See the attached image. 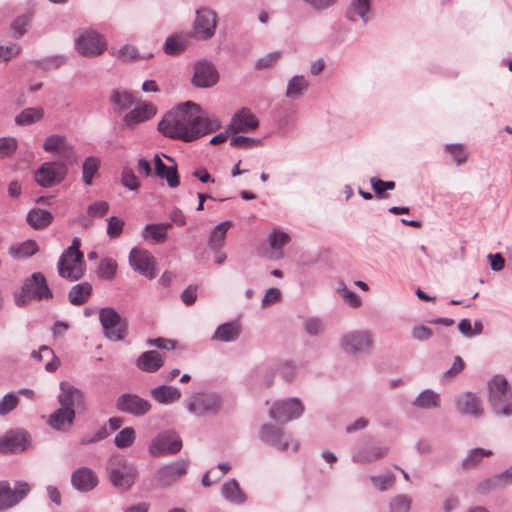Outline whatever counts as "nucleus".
Instances as JSON below:
<instances>
[{"mask_svg": "<svg viewBox=\"0 0 512 512\" xmlns=\"http://www.w3.org/2000/svg\"><path fill=\"white\" fill-rule=\"evenodd\" d=\"M220 126L219 120L205 115L198 104L186 101L165 114L158 124V131L165 137L191 142Z\"/></svg>", "mask_w": 512, "mask_h": 512, "instance_id": "nucleus-1", "label": "nucleus"}, {"mask_svg": "<svg viewBox=\"0 0 512 512\" xmlns=\"http://www.w3.org/2000/svg\"><path fill=\"white\" fill-rule=\"evenodd\" d=\"M106 473L110 484L120 492L130 490L138 476L136 465L120 454L110 456Z\"/></svg>", "mask_w": 512, "mask_h": 512, "instance_id": "nucleus-2", "label": "nucleus"}, {"mask_svg": "<svg viewBox=\"0 0 512 512\" xmlns=\"http://www.w3.org/2000/svg\"><path fill=\"white\" fill-rule=\"evenodd\" d=\"M488 403L497 416H512V390L505 376L497 374L488 381Z\"/></svg>", "mask_w": 512, "mask_h": 512, "instance_id": "nucleus-3", "label": "nucleus"}, {"mask_svg": "<svg viewBox=\"0 0 512 512\" xmlns=\"http://www.w3.org/2000/svg\"><path fill=\"white\" fill-rule=\"evenodd\" d=\"M258 437L263 444L283 453L290 451L296 453L300 445L299 441L295 440L284 428L271 423H264L260 426Z\"/></svg>", "mask_w": 512, "mask_h": 512, "instance_id": "nucleus-4", "label": "nucleus"}, {"mask_svg": "<svg viewBox=\"0 0 512 512\" xmlns=\"http://www.w3.org/2000/svg\"><path fill=\"white\" fill-rule=\"evenodd\" d=\"M53 297L52 291L47 285L46 278L41 272H34L25 279L20 291L14 293L15 304L24 306L31 300H49Z\"/></svg>", "mask_w": 512, "mask_h": 512, "instance_id": "nucleus-5", "label": "nucleus"}, {"mask_svg": "<svg viewBox=\"0 0 512 512\" xmlns=\"http://www.w3.org/2000/svg\"><path fill=\"white\" fill-rule=\"evenodd\" d=\"M74 48L84 57L95 58L107 49V41L94 29L83 28L74 33Z\"/></svg>", "mask_w": 512, "mask_h": 512, "instance_id": "nucleus-6", "label": "nucleus"}, {"mask_svg": "<svg viewBox=\"0 0 512 512\" xmlns=\"http://www.w3.org/2000/svg\"><path fill=\"white\" fill-rule=\"evenodd\" d=\"M222 404L221 396L213 392L193 393L184 401L187 411L196 417L215 416Z\"/></svg>", "mask_w": 512, "mask_h": 512, "instance_id": "nucleus-7", "label": "nucleus"}, {"mask_svg": "<svg viewBox=\"0 0 512 512\" xmlns=\"http://www.w3.org/2000/svg\"><path fill=\"white\" fill-rule=\"evenodd\" d=\"M374 346L373 334L369 330H354L340 338V347L348 355L369 353Z\"/></svg>", "mask_w": 512, "mask_h": 512, "instance_id": "nucleus-8", "label": "nucleus"}, {"mask_svg": "<svg viewBox=\"0 0 512 512\" xmlns=\"http://www.w3.org/2000/svg\"><path fill=\"white\" fill-rule=\"evenodd\" d=\"M99 320L105 336L111 341L124 339L127 332V322L119 313L111 307L102 308L99 311Z\"/></svg>", "mask_w": 512, "mask_h": 512, "instance_id": "nucleus-9", "label": "nucleus"}, {"mask_svg": "<svg viewBox=\"0 0 512 512\" xmlns=\"http://www.w3.org/2000/svg\"><path fill=\"white\" fill-rule=\"evenodd\" d=\"M189 465V460L183 458L162 465L155 473L157 486L166 488L180 481L187 474Z\"/></svg>", "mask_w": 512, "mask_h": 512, "instance_id": "nucleus-10", "label": "nucleus"}, {"mask_svg": "<svg viewBox=\"0 0 512 512\" xmlns=\"http://www.w3.org/2000/svg\"><path fill=\"white\" fill-rule=\"evenodd\" d=\"M67 172V165L63 161L45 162L35 172V181L41 187H53L64 180Z\"/></svg>", "mask_w": 512, "mask_h": 512, "instance_id": "nucleus-11", "label": "nucleus"}, {"mask_svg": "<svg viewBox=\"0 0 512 512\" xmlns=\"http://www.w3.org/2000/svg\"><path fill=\"white\" fill-rule=\"evenodd\" d=\"M304 412L301 401L297 398H289L274 402L270 407L269 417L279 424H285L299 418Z\"/></svg>", "mask_w": 512, "mask_h": 512, "instance_id": "nucleus-12", "label": "nucleus"}, {"mask_svg": "<svg viewBox=\"0 0 512 512\" xmlns=\"http://www.w3.org/2000/svg\"><path fill=\"white\" fill-rule=\"evenodd\" d=\"M31 486L24 481H16L11 486L8 481H0V511H5L20 503L29 493Z\"/></svg>", "mask_w": 512, "mask_h": 512, "instance_id": "nucleus-13", "label": "nucleus"}, {"mask_svg": "<svg viewBox=\"0 0 512 512\" xmlns=\"http://www.w3.org/2000/svg\"><path fill=\"white\" fill-rule=\"evenodd\" d=\"M182 449L180 436L172 430L158 434L151 442L148 451L154 457L174 455Z\"/></svg>", "mask_w": 512, "mask_h": 512, "instance_id": "nucleus-14", "label": "nucleus"}, {"mask_svg": "<svg viewBox=\"0 0 512 512\" xmlns=\"http://www.w3.org/2000/svg\"><path fill=\"white\" fill-rule=\"evenodd\" d=\"M57 400L60 406L73 410L75 413H82L87 409L85 393L66 381L60 383V393Z\"/></svg>", "mask_w": 512, "mask_h": 512, "instance_id": "nucleus-15", "label": "nucleus"}, {"mask_svg": "<svg viewBox=\"0 0 512 512\" xmlns=\"http://www.w3.org/2000/svg\"><path fill=\"white\" fill-rule=\"evenodd\" d=\"M217 14L208 7H201L196 11L193 29L194 35L199 40H209L216 32Z\"/></svg>", "mask_w": 512, "mask_h": 512, "instance_id": "nucleus-16", "label": "nucleus"}, {"mask_svg": "<svg viewBox=\"0 0 512 512\" xmlns=\"http://www.w3.org/2000/svg\"><path fill=\"white\" fill-rule=\"evenodd\" d=\"M30 443L29 434L21 429L10 430L0 437V453L17 454L21 453Z\"/></svg>", "mask_w": 512, "mask_h": 512, "instance_id": "nucleus-17", "label": "nucleus"}, {"mask_svg": "<svg viewBox=\"0 0 512 512\" xmlns=\"http://www.w3.org/2000/svg\"><path fill=\"white\" fill-rule=\"evenodd\" d=\"M115 405L119 411L137 417L147 414L151 409V403L148 400L133 393L120 395Z\"/></svg>", "mask_w": 512, "mask_h": 512, "instance_id": "nucleus-18", "label": "nucleus"}, {"mask_svg": "<svg viewBox=\"0 0 512 512\" xmlns=\"http://www.w3.org/2000/svg\"><path fill=\"white\" fill-rule=\"evenodd\" d=\"M219 80V73L214 64L208 60H201L194 64L192 84L197 88H209Z\"/></svg>", "mask_w": 512, "mask_h": 512, "instance_id": "nucleus-19", "label": "nucleus"}, {"mask_svg": "<svg viewBox=\"0 0 512 512\" xmlns=\"http://www.w3.org/2000/svg\"><path fill=\"white\" fill-rule=\"evenodd\" d=\"M130 266L148 279H154L156 272L154 268V258L144 249L133 248L129 253Z\"/></svg>", "mask_w": 512, "mask_h": 512, "instance_id": "nucleus-20", "label": "nucleus"}, {"mask_svg": "<svg viewBox=\"0 0 512 512\" xmlns=\"http://www.w3.org/2000/svg\"><path fill=\"white\" fill-rule=\"evenodd\" d=\"M43 149L46 152L55 153L63 162H75L73 148L62 135L52 134L48 136L43 143Z\"/></svg>", "mask_w": 512, "mask_h": 512, "instance_id": "nucleus-21", "label": "nucleus"}, {"mask_svg": "<svg viewBox=\"0 0 512 512\" xmlns=\"http://www.w3.org/2000/svg\"><path fill=\"white\" fill-rule=\"evenodd\" d=\"M70 482L76 491L88 493L97 487L99 479L91 468L81 466L72 472Z\"/></svg>", "mask_w": 512, "mask_h": 512, "instance_id": "nucleus-22", "label": "nucleus"}, {"mask_svg": "<svg viewBox=\"0 0 512 512\" xmlns=\"http://www.w3.org/2000/svg\"><path fill=\"white\" fill-rule=\"evenodd\" d=\"M156 112L157 109L152 103L140 102L124 116L123 123L126 127L133 129L138 124L153 118Z\"/></svg>", "mask_w": 512, "mask_h": 512, "instance_id": "nucleus-23", "label": "nucleus"}, {"mask_svg": "<svg viewBox=\"0 0 512 512\" xmlns=\"http://www.w3.org/2000/svg\"><path fill=\"white\" fill-rule=\"evenodd\" d=\"M259 126L257 117L247 108H242L233 115L229 124L232 133L250 132Z\"/></svg>", "mask_w": 512, "mask_h": 512, "instance_id": "nucleus-24", "label": "nucleus"}, {"mask_svg": "<svg viewBox=\"0 0 512 512\" xmlns=\"http://www.w3.org/2000/svg\"><path fill=\"white\" fill-rule=\"evenodd\" d=\"M388 451L387 446L362 445L352 455V461L357 464H369L384 458Z\"/></svg>", "mask_w": 512, "mask_h": 512, "instance_id": "nucleus-25", "label": "nucleus"}, {"mask_svg": "<svg viewBox=\"0 0 512 512\" xmlns=\"http://www.w3.org/2000/svg\"><path fill=\"white\" fill-rule=\"evenodd\" d=\"M75 411L60 406L48 417L47 424L55 431L66 432L75 421Z\"/></svg>", "mask_w": 512, "mask_h": 512, "instance_id": "nucleus-26", "label": "nucleus"}, {"mask_svg": "<svg viewBox=\"0 0 512 512\" xmlns=\"http://www.w3.org/2000/svg\"><path fill=\"white\" fill-rule=\"evenodd\" d=\"M456 407L457 410L464 415L478 417L483 413L481 399L472 392L460 395L456 399Z\"/></svg>", "mask_w": 512, "mask_h": 512, "instance_id": "nucleus-27", "label": "nucleus"}, {"mask_svg": "<svg viewBox=\"0 0 512 512\" xmlns=\"http://www.w3.org/2000/svg\"><path fill=\"white\" fill-rule=\"evenodd\" d=\"M345 16L351 22L361 20L367 24L372 18L371 0H351Z\"/></svg>", "mask_w": 512, "mask_h": 512, "instance_id": "nucleus-28", "label": "nucleus"}, {"mask_svg": "<svg viewBox=\"0 0 512 512\" xmlns=\"http://www.w3.org/2000/svg\"><path fill=\"white\" fill-rule=\"evenodd\" d=\"M84 261L80 263L73 262L71 258L60 256L57 263V270L60 277L70 281H76L82 278L84 274Z\"/></svg>", "mask_w": 512, "mask_h": 512, "instance_id": "nucleus-29", "label": "nucleus"}, {"mask_svg": "<svg viewBox=\"0 0 512 512\" xmlns=\"http://www.w3.org/2000/svg\"><path fill=\"white\" fill-rule=\"evenodd\" d=\"M163 364L164 360L156 350L145 351L136 360L137 368L148 373L156 372Z\"/></svg>", "mask_w": 512, "mask_h": 512, "instance_id": "nucleus-30", "label": "nucleus"}, {"mask_svg": "<svg viewBox=\"0 0 512 512\" xmlns=\"http://www.w3.org/2000/svg\"><path fill=\"white\" fill-rule=\"evenodd\" d=\"M170 226L171 223L146 224L142 232V237L145 241L153 244L163 243L167 239V230Z\"/></svg>", "mask_w": 512, "mask_h": 512, "instance_id": "nucleus-31", "label": "nucleus"}, {"mask_svg": "<svg viewBox=\"0 0 512 512\" xmlns=\"http://www.w3.org/2000/svg\"><path fill=\"white\" fill-rule=\"evenodd\" d=\"M150 395L160 404H171L181 398V391L173 386L159 385L150 390Z\"/></svg>", "mask_w": 512, "mask_h": 512, "instance_id": "nucleus-32", "label": "nucleus"}, {"mask_svg": "<svg viewBox=\"0 0 512 512\" xmlns=\"http://www.w3.org/2000/svg\"><path fill=\"white\" fill-rule=\"evenodd\" d=\"M241 328L236 322H226L219 325L211 337L212 341L232 342L240 336Z\"/></svg>", "mask_w": 512, "mask_h": 512, "instance_id": "nucleus-33", "label": "nucleus"}, {"mask_svg": "<svg viewBox=\"0 0 512 512\" xmlns=\"http://www.w3.org/2000/svg\"><path fill=\"white\" fill-rule=\"evenodd\" d=\"M154 162L156 175L162 179H165L169 187H178L180 182L176 164L174 166H166L158 155H155Z\"/></svg>", "mask_w": 512, "mask_h": 512, "instance_id": "nucleus-34", "label": "nucleus"}, {"mask_svg": "<svg viewBox=\"0 0 512 512\" xmlns=\"http://www.w3.org/2000/svg\"><path fill=\"white\" fill-rule=\"evenodd\" d=\"M110 103L115 111L121 112L127 110L135 101L134 95L123 88L112 89L109 96Z\"/></svg>", "mask_w": 512, "mask_h": 512, "instance_id": "nucleus-35", "label": "nucleus"}, {"mask_svg": "<svg viewBox=\"0 0 512 512\" xmlns=\"http://www.w3.org/2000/svg\"><path fill=\"white\" fill-rule=\"evenodd\" d=\"M92 294V285L89 282L78 283L71 287L68 293V300L72 305L85 304Z\"/></svg>", "mask_w": 512, "mask_h": 512, "instance_id": "nucleus-36", "label": "nucleus"}, {"mask_svg": "<svg viewBox=\"0 0 512 512\" xmlns=\"http://www.w3.org/2000/svg\"><path fill=\"white\" fill-rule=\"evenodd\" d=\"M26 220L32 228L40 230L50 225L53 215L47 210L34 208L28 212Z\"/></svg>", "mask_w": 512, "mask_h": 512, "instance_id": "nucleus-37", "label": "nucleus"}, {"mask_svg": "<svg viewBox=\"0 0 512 512\" xmlns=\"http://www.w3.org/2000/svg\"><path fill=\"white\" fill-rule=\"evenodd\" d=\"M309 86L308 80L303 75L293 76L287 83L285 96L296 100L302 97Z\"/></svg>", "mask_w": 512, "mask_h": 512, "instance_id": "nucleus-38", "label": "nucleus"}, {"mask_svg": "<svg viewBox=\"0 0 512 512\" xmlns=\"http://www.w3.org/2000/svg\"><path fill=\"white\" fill-rule=\"evenodd\" d=\"M223 497L232 503L241 504L246 501V495L240 489L239 483L235 479L226 481L221 488Z\"/></svg>", "mask_w": 512, "mask_h": 512, "instance_id": "nucleus-39", "label": "nucleus"}, {"mask_svg": "<svg viewBox=\"0 0 512 512\" xmlns=\"http://www.w3.org/2000/svg\"><path fill=\"white\" fill-rule=\"evenodd\" d=\"M44 117V110L41 107H29L22 110L15 117L18 126H27L40 121Z\"/></svg>", "mask_w": 512, "mask_h": 512, "instance_id": "nucleus-40", "label": "nucleus"}, {"mask_svg": "<svg viewBox=\"0 0 512 512\" xmlns=\"http://www.w3.org/2000/svg\"><path fill=\"white\" fill-rule=\"evenodd\" d=\"M188 45V38L181 34H174L166 38L163 50L167 55H177L183 52Z\"/></svg>", "mask_w": 512, "mask_h": 512, "instance_id": "nucleus-41", "label": "nucleus"}, {"mask_svg": "<svg viewBox=\"0 0 512 512\" xmlns=\"http://www.w3.org/2000/svg\"><path fill=\"white\" fill-rule=\"evenodd\" d=\"M230 226L231 222L225 221L219 223L216 227L213 228L207 243L209 249H218L224 246L225 236Z\"/></svg>", "mask_w": 512, "mask_h": 512, "instance_id": "nucleus-42", "label": "nucleus"}, {"mask_svg": "<svg viewBox=\"0 0 512 512\" xmlns=\"http://www.w3.org/2000/svg\"><path fill=\"white\" fill-rule=\"evenodd\" d=\"M36 241L28 239L19 245L9 248L10 255L15 259H27L38 252Z\"/></svg>", "mask_w": 512, "mask_h": 512, "instance_id": "nucleus-43", "label": "nucleus"}, {"mask_svg": "<svg viewBox=\"0 0 512 512\" xmlns=\"http://www.w3.org/2000/svg\"><path fill=\"white\" fill-rule=\"evenodd\" d=\"M492 455V451L484 448H475L469 451L462 461V468L470 470L477 467L485 457Z\"/></svg>", "mask_w": 512, "mask_h": 512, "instance_id": "nucleus-44", "label": "nucleus"}, {"mask_svg": "<svg viewBox=\"0 0 512 512\" xmlns=\"http://www.w3.org/2000/svg\"><path fill=\"white\" fill-rule=\"evenodd\" d=\"M413 405L422 409L437 408L440 405V397L433 390L426 389L418 395Z\"/></svg>", "mask_w": 512, "mask_h": 512, "instance_id": "nucleus-45", "label": "nucleus"}, {"mask_svg": "<svg viewBox=\"0 0 512 512\" xmlns=\"http://www.w3.org/2000/svg\"><path fill=\"white\" fill-rule=\"evenodd\" d=\"M100 161L97 157L89 156L82 164V180L86 185H91L93 177L98 172Z\"/></svg>", "mask_w": 512, "mask_h": 512, "instance_id": "nucleus-46", "label": "nucleus"}, {"mask_svg": "<svg viewBox=\"0 0 512 512\" xmlns=\"http://www.w3.org/2000/svg\"><path fill=\"white\" fill-rule=\"evenodd\" d=\"M117 262L112 258L101 259L97 268V276L102 280H112L117 272Z\"/></svg>", "mask_w": 512, "mask_h": 512, "instance_id": "nucleus-47", "label": "nucleus"}, {"mask_svg": "<svg viewBox=\"0 0 512 512\" xmlns=\"http://www.w3.org/2000/svg\"><path fill=\"white\" fill-rule=\"evenodd\" d=\"M411 504L412 498L409 495H396L389 502V512H409Z\"/></svg>", "mask_w": 512, "mask_h": 512, "instance_id": "nucleus-48", "label": "nucleus"}, {"mask_svg": "<svg viewBox=\"0 0 512 512\" xmlns=\"http://www.w3.org/2000/svg\"><path fill=\"white\" fill-rule=\"evenodd\" d=\"M65 61L66 58L64 56L53 55L35 60L33 64L44 71H48L61 67L65 63Z\"/></svg>", "mask_w": 512, "mask_h": 512, "instance_id": "nucleus-49", "label": "nucleus"}, {"mask_svg": "<svg viewBox=\"0 0 512 512\" xmlns=\"http://www.w3.org/2000/svg\"><path fill=\"white\" fill-rule=\"evenodd\" d=\"M303 328L310 336H319L325 331V323L318 317H307L303 320Z\"/></svg>", "mask_w": 512, "mask_h": 512, "instance_id": "nucleus-50", "label": "nucleus"}, {"mask_svg": "<svg viewBox=\"0 0 512 512\" xmlns=\"http://www.w3.org/2000/svg\"><path fill=\"white\" fill-rule=\"evenodd\" d=\"M135 441V430L132 427H126L119 431L115 438L114 444L120 449L130 447Z\"/></svg>", "mask_w": 512, "mask_h": 512, "instance_id": "nucleus-51", "label": "nucleus"}, {"mask_svg": "<svg viewBox=\"0 0 512 512\" xmlns=\"http://www.w3.org/2000/svg\"><path fill=\"white\" fill-rule=\"evenodd\" d=\"M396 476L392 472H388L378 476H371L370 481L375 488L384 492L393 487Z\"/></svg>", "mask_w": 512, "mask_h": 512, "instance_id": "nucleus-52", "label": "nucleus"}, {"mask_svg": "<svg viewBox=\"0 0 512 512\" xmlns=\"http://www.w3.org/2000/svg\"><path fill=\"white\" fill-rule=\"evenodd\" d=\"M337 292L350 307L354 309L361 307L362 300L360 296L349 290L343 282L339 283Z\"/></svg>", "mask_w": 512, "mask_h": 512, "instance_id": "nucleus-53", "label": "nucleus"}, {"mask_svg": "<svg viewBox=\"0 0 512 512\" xmlns=\"http://www.w3.org/2000/svg\"><path fill=\"white\" fill-rule=\"evenodd\" d=\"M121 184L130 191H137L140 188V182L130 167H124L121 173Z\"/></svg>", "mask_w": 512, "mask_h": 512, "instance_id": "nucleus-54", "label": "nucleus"}, {"mask_svg": "<svg viewBox=\"0 0 512 512\" xmlns=\"http://www.w3.org/2000/svg\"><path fill=\"white\" fill-rule=\"evenodd\" d=\"M262 143L261 139L259 138H252L247 136H233L230 139V145L233 147H239L243 149H251L257 146H260Z\"/></svg>", "mask_w": 512, "mask_h": 512, "instance_id": "nucleus-55", "label": "nucleus"}, {"mask_svg": "<svg viewBox=\"0 0 512 512\" xmlns=\"http://www.w3.org/2000/svg\"><path fill=\"white\" fill-rule=\"evenodd\" d=\"M370 184L377 197H384V191L393 190L396 186L394 181H383L378 177H372Z\"/></svg>", "mask_w": 512, "mask_h": 512, "instance_id": "nucleus-56", "label": "nucleus"}, {"mask_svg": "<svg viewBox=\"0 0 512 512\" xmlns=\"http://www.w3.org/2000/svg\"><path fill=\"white\" fill-rule=\"evenodd\" d=\"M19 403L18 397L14 393H7L0 400V416L7 415L14 410Z\"/></svg>", "mask_w": 512, "mask_h": 512, "instance_id": "nucleus-57", "label": "nucleus"}, {"mask_svg": "<svg viewBox=\"0 0 512 512\" xmlns=\"http://www.w3.org/2000/svg\"><path fill=\"white\" fill-rule=\"evenodd\" d=\"M290 241V236L282 231L274 230L269 235V244L274 250H281Z\"/></svg>", "mask_w": 512, "mask_h": 512, "instance_id": "nucleus-58", "label": "nucleus"}, {"mask_svg": "<svg viewBox=\"0 0 512 512\" xmlns=\"http://www.w3.org/2000/svg\"><path fill=\"white\" fill-rule=\"evenodd\" d=\"M18 142L13 137L0 138V158L11 156L17 149Z\"/></svg>", "mask_w": 512, "mask_h": 512, "instance_id": "nucleus-59", "label": "nucleus"}, {"mask_svg": "<svg viewBox=\"0 0 512 512\" xmlns=\"http://www.w3.org/2000/svg\"><path fill=\"white\" fill-rule=\"evenodd\" d=\"M115 55L118 59L124 62L134 61L140 58L137 48L132 45H124Z\"/></svg>", "mask_w": 512, "mask_h": 512, "instance_id": "nucleus-60", "label": "nucleus"}, {"mask_svg": "<svg viewBox=\"0 0 512 512\" xmlns=\"http://www.w3.org/2000/svg\"><path fill=\"white\" fill-rule=\"evenodd\" d=\"M107 234L110 238H117L121 235L124 227V221L116 216H112L107 220Z\"/></svg>", "mask_w": 512, "mask_h": 512, "instance_id": "nucleus-61", "label": "nucleus"}, {"mask_svg": "<svg viewBox=\"0 0 512 512\" xmlns=\"http://www.w3.org/2000/svg\"><path fill=\"white\" fill-rule=\"evenodd\" d=\"M447 152H449L454 158L455 162L460 165L466 162L467 153L464 150V147L460 144H447L445 146Z\"/></svg>", "mask_w": 512, "mask_h": 512, "instance_id": "nucleus-62", "label": "nucleus"}, {"mask_svg": "<svg viewBox=\"0 0 512 512\" xmlns=\"http://www.w3.org/2000/svg\"><path fill=\"white\" fill-rule=\"evenodd\" d=\"M280 57H281V52H279V51L268 53L256 61L255 68L257 70L269 68L273 64H275L280 59Z\"/></svg>", "mask_w": 512, "mask_h": 512, "instance_id": "nucleus-63", "label": "nucleus"}, {"mask_svg": "<svg viewBox=\"0 0 512 512\" xmlns=\"http://www.w3.org/2000/svg\"><path fill=\"white\" fill-rule=\"evenodd\" d=\"M109 204L106 201H96L88 206L87 213L90 217H102L107 214Z\"/></svg>", "mask_w": 512, "mask_h": 512, "instance_id": "nucleus-64", "label": "nucleus"}]
</instances>
